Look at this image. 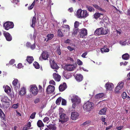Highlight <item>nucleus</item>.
Returning <instances> with one entry per match:
<instances>
[{"label": "nucleus", "instance_id": "obj_28", "mask_svg": "<svg viewBox=\"0 0 130 130\" xmlns=\"http://www.w3.org/2000/svg\"><path fill=\"white\" fill-rule=\"evenodd\" d=\"M37 124L38 126L39 127H44V126L42 121L40 120H39L38 121Z\"/></svg>", "mask_w": 130, "mask_h": 130}, {"label": "nucleus", "instance_id": "obj_42", "mask_svg": "<svg viewBox=\"0 0 130 130\" xmlns=\"http://www.w3.org/2000/svg\"><path fill=\"white\" fill-rule=\"evenodd\" d=\"M1 125L2 127L6 129L7 127V126L5 123L2 121L1 123Z\"/></svg>", "mask_w": 130, "mask_h": 130}, {"label": "nucleus", "instance_id": "obj_2", "mask_svg": "<svg viewBox=\"0 0 130 130\" xmlns=\"http://www.w3.org/2000/svg\"><path fill=\"white\" fill-rule=\"evenodd\" d=\"M94 105V104L93 103L88 101L84 104L83 108L85 111H89L92 109Z\"/></svg>", "mask_w": 130, "mask_h": 130}, {"label": "nucleus", "instance_id": "obj_51", "mask_svg": "<svg viewBox=\"0 0 130 130\" xmlns=\"http://www.w3.org/2000/svg\"><path fill=\"white\" fill-rule=\"evenodd\" d=\"M87 53L88 52H85L82 54V55L81 56L84 58H86L85 56L87 55Z\"/></svg>", "mask_w": 130, "mask_h": 130}, {"label": "nucleus", "instance_id": "obj_25", "mask_svg": "<svg viewBox=\"0 0 130 130\" xmlns=\"http://www.w3.org/2000/svg\"><path fill=\"white\" fill-rule=\"evenodd\" d=\"M26 93V89L24 87H23L20 89L19 92V94L21 95H24Z\"/></svg>", "mask_w": 130, "mask_h": 130}, {"label": "nucleus", "instance_id": "obj_6", "mask_svg": "<svg viewBox=\"0 0 130 130\" xmlns=\"http://www.w3.org/2000/svg\"><path fill=\"white\" fill-rule=\"evenodd\" d=\"M49 61L51 67L53 69H57L59 68V67L56 63L53 58L50 59Z\"/></svg>", "mask_w": 130, "mask_h": 130}, {"label": "nucleus", "instance_id": "obj_22", "mask_svg": "<svg viewBox=\"0 0 130 130\" xmlns=\"http://www.w3.org/2000/svg\"><path fill=\"white\" fill-rule=\"evenodd\" d=\"M26 46L27 47L30 48L32 50L34 49L36 47L35 43L31 44L29 42H27L26 44Z\"/></svg>", "mask_w": 130, "mask_h": 130}, {"label": "nucleus", "instance_id": "obj_8", "mask_svg": "<svg viewBox=\"0 0 130 130\" xmlns=\"http://www.w3.org/2000/svg\"><path fill=\"white\" fill-rule=\"evenodd\" d=\"M30 90L32 94L34 95H36L38 92V88L36 85H32Z\"/></svg>", "mask_w": 130, "mask_h": 130}, {"label": "nucleus", "instance_id": "obj_45", "mask_svg": "<svg viewBox=\"0 0 130 130\" xmlns=\"http://www.w3.org/2000/svg\"><path fill=\"white\" fill-rule=\"evenodd\" d=\"M15 62V60L14 59H12L9 61V64L10 65L13 64Z\"/></svg>", "mask_w": 130, "mask_h": 130}, {"label": "nucleus", "instance_id": "obj_54", "mask_svg": "<svg viewBox=\"0 0 130 130\" xmlns=\"http://www.w3.org/2000/svg\"><path fill=\"white\" fill-rule=\"evenodd\" d=\"M49 84L54 85H55V82L53 80H51L49 82Z\"/></svg>", "mask_w": 130, "mask_h": 130}, {"label": "nucleus", "instance_id": "obj_16", "mask_svg": "<svg viewBox=\"0 0 130 130\" xmlns=\"http://www.w3.org/2000/svg\"><path fill=\"white\" fill-rule=\"evenodd\" d=\"M103 14L99 12H96L93 15V17L96 19L98 18L100 19H102L103 18Z\"/></svg>", "mask_w": 130, "mask_h": 130}, {"label": "nucleus", "instance_id": "obj_59", "mask_svg": "<svg viewBox=\"0 0 130 130\" xmlns=\"http://www.w3.org/2000/svg\"><path fill=\"white\" fill-rule=\"evenodd\" d=\"M67 48L69 50L71 51H72L73 50V48L70 46H68L67 47Z\"/></svg>", "mask_w": 130, "mask_h": 130}, {"label": "nucleus", "instance_id": "obj_49", "mask_svg": "<svg viewBox=\"0 0 130 130\" xmlns=\"http://www.w3.org/2000/svg\"><path fill=\"white\" fill-rule=\"evenodd\" d=\"M40 101V99L39 98H37L34 100V103L35 104H36L38 103Z\"/></svg>", "mask_w": 130, "mask_h": 130}, {"label": "nucleus", "instance_id": "obj_35", "mask_svg": "<svg viewBox=\"0 0 130 130\" xmlns=\"http://www.w3.org/2000/svg\"><path fill=\"white\" fill-rule=\"evenodd\" d=\"M33 64L35 68L36 69H39V68L40 65L38 62L35 61L33 63Z\"/></svg>", "mask_w": 130, "mask_h": 130}, {"label": "nucleus", "instance_id": "obj_57", "mask_svg": "<svg viewBox=\"0 0 130 130\" xmlns=\"http://www.w3.org/2000/svg\"><path fill=\"white\" fill-rule=\"evenodd\" d=\"M22 67V65L21 63H19L18 65V68L19 69L21 68Z\"/></svg>", "mask_w": 130, "mask_h": 130}, {"label": "nucleus", "instance_id": "obj_17", "mask_svg": "<svg viewBox=\"0 0 130 130\" xmlns=\"http://www.w3.org/2000/svg\"><path fill=\"white\" fill-rule=\"evenodd\" d=\"M67 86L65 83H64L63 84H61L59 87V90L61 92L64 91L67 88Z\"/></svg>", "mask_w": 130, "mask_h": 130}, {"label": "nucleus", "instance_id": "obj_33", "mask_svg": "<svg viewBox=\"0 0 130 130\" xmlns=\"http://www.w3.org/2000/svg\"><path fill=\"white\" fill-rule=\"evenodd\" d=\"M47 38V39L46 40V41H48L49 40H50L52 39L54 37L53 34H48L46 36Z\"/></svg>", "mask_w": 130, "mask_h": 130}, {"label": "nucleus", "instance_id": "obj_1", "mask_svg": "<svg viewBox=\"0 0 130 130\" xmlns=\"http://www.w3.org/2000/svg\"><path fill=\"white\" fill-rule=\"evenodd\" d=\"M89 15L87 11L83 10L81 9H78L76 12V16L78 18H85Z\"/></svg>", "mask_w": 130, "mask_h": 130}, {"label": "nucleus", "instance_id": "obj_15", "mask_svg": "<svg viewBox=\"0 0 130 130\" xmlns=\"http://www.w3.org/2000/svg\"><path fill=\"white\" fill-rule=\"evenodd\" d=\"M105 87L107 90L111 91L113 87V85L111 83H107L105 84Z\"/></svg>", "mask_w": 130, "mask_h": 130}, {"label": "nucleus", "instance_id": "obj_20", "mask_svg": "<svg viewBox=\"0 0 130 130\" xmlns=\"http://www.w3.org/2000/svg\"><path fill=\"white\" fill-rule=\"evenodd\" d=\"M36 22V16L34 15L32 18L31 21V24L30 25L31 27L34 28L35 24Z\"/></svg>", "mask_w": 130, "mask_h": 130}, {"label": "nucleus", "instance_id": "obj_47", "mask_svg": "<svg viewBox=\"0 0 130 130\" xmlns=\"http://www.w3.org/2000/svg\"><path fill=\"white\" fill-rule=\"evenodd\" d=\"M66 101L64 99H62L61 104L63 105H66Z\"/></svg>", "mask_w": 130, "mask_h": 130}, {"label": "nucleus", "instance_id": "obj_39", "mask_svg": "<svg viewBox=\"0 0 130 130\" xmlns=\"http://www.w3.org/2000/svg\"><path fill=\"white\" fill-rule=\"evenodd\" d=\"M35 0L31 5L29 7H28V9L29 10H31L33 8V7L35 5Z\"/></svg>", "mask_w": 130, "mask_h": 130}, {"label": "nucleus", "instance_id": "obj_48", "mask_svg": "<svg viewBox=\"0 0 130 130\" xmlns=\"http://www.w3.org/2000/svg\"><path fill=\"white\" fill-rule=\"evenodd\" d=\"M122 95L123 99H124L126 98V93L125 92H123Z\"/></svg>", "mask_w": 130, "mask_h": 130}, {"label": "nucleus", "instance_id": "obj_46", "mask_svg": "<svg viewBox=\"0 0 130 130\" xmlns=\"http://www.w3.org/2000/svg\"><path fill=\"white\" fill-rule=\"evenodd\" d=\"M77 62L79 66L82 65L83 64V62L82 61L79 59H77Z\"/></svg>", "mask_w": 130, "mask_h": 130}, {"label": "nucleus", "instance_id": "obj_55", "mask_svg": "<svg viewBox=\"0 0 130 130\" xmlns=\"http://www.w3.org/2000/svg\"><path fill=\"white\" fill-rule=\"evenodd\" d=\"M56 51L58 54L59 55H61V50L59 48H57V50Z\"/></svg>", "mask_w": 130, "mask_h": 130}, {"label": "nucleus", "instance_id": "obj_32", "mask_svg": "<svg viewBox=\"0 0 130 130\" xmlns=\"http://www.w3.org/2000/svg\"><path fill=\"white\" fill-rule=\"evenodd\" d=\"M18 80L17 79H15L13 81L12 84L15 88L18 86Z\"/></svg>", "mask_w": 130, "mask_h": 130}, {"label": "nucleus", "instance_id": "obj_50", "mask_svg": "<svg viewBox=\"0 0 130 130\" xmlns=\"http://www.w3.org/2000/svg\"><path fill=\"white\" fill-rule=\"evenodd\" d=\"M49 120V118L47 117H46L43 119V121L44 122H46Z\"/></svg>", "mask_w": 130, "mask_h": 130}, {"label": "nucleus", "instance_id": "obj_4", "mask_svg": "<svg viewBox=\"0 0 130 130\" xmlns=\"http://www.w3.org/2000/svg\"><path fill=\"white\" fill-rule=\"evenodd\" d=\"M71 101L73 103H75L77 104H79L80 102V99L77 96L75 95H71Z\"/></svg>", "mask_w": 130, "mask_h": 130}, {"label": "nucleus", "instance_id": "obj_58", "mask_svg": "<svg viewBox=\"0 0 130 130\" xmlns=\"http://www.w3.org/2000/svg\"><path fill=\"white\" fill-rule=\"evenodd\" d=\"M65 28H67L68 30L69 31L70 30V27L68 25H64Z\"/></svg>", "mask_w": 130, "mask_h": 130}, {"label": "nucleus", "instance_id": "obj_19", "mask_svg": "<svg viewBox=\"0 0 130 130\" xmlns=\"http://www.w3.org/2000/svg\"><path fill=\"white\" fill-rule=\"evenodd\" d=\"M53 76L54 78L56 81L58 82L60 81L61 76L58 74L56 73H54L53 74Z\"/></svg>", "mask_w": 130, "mask_h": 130}, {"label": "nucleus", "instance_id": "obj_13", "mask_svg": "<svg viewBox=\"0 0 130 130\" xmlns=\"http://www.w3.org/2000/svg\"><path fill=\"white\" fill-rule=\"evenodd\" d=\"M3 35L5 37L6 40L8 41H10L12 39V37L10 34L8 32H5Z\"/></svg>", "mask_w": 130, "mask_h": 130}, {"label": "nucleus", "instance_id": "obj_12", "mask_svg": "<svg viewBox=\"0 0 130 130\" xmlns=\"http://www.w3.org/2000/svg\"><path fill=\"white\" fill-rule=\"evenodd\" d=\"M75 68V66L73 64H68L65 66V69L68 71H73Z\"/></svg>", "mask_w": 130, "mask_h": 130}, {"label": "nucleus", "instance_id": "obj_34", "mask_svg": "<svg viewBox=\"0 0 130 130\" xmlns=\"http://www.w3.org/2000/svg\"><path fill=\"white\" fill-rule=\"evenodd\" d=\"M101 35H106L107 34V31L106 29H104V28L103 27H101Z\"/></svg>", "mask_w": 130, "mask_h": 130}, {"label": "nucleus", "instance_id": "obj_24", "mask_svg": "<svg viewBox=\"0 0 130 130\" xmlns=\"http://www.w3.org/2000/svg\"><path fill=\"white\" fill-rule=\"evenodd\" d=\"M0 117L2 120L5 121V115L1 109L0 108Z\"/></svg>", "mask_w": 130, "mask_h": 130}, {"label": "nucleus", "instance_id": "obj_36", "mask_svg": "<svg viewBox=\"0 0 130 130\" xmlns=\"http://www.w3.org/2000/svg\"><path fill=\"white\" fill-rule=\"evenodd\" d=\"M78 28H75L73 29V31L72 34L74 36H75L78 33Z\"/></svg>", "mask_w": 130, "mask_h": 130}, {"label": "nucleus", "instance_id": "obj_37", "mask_svg": "<svg viewBox=\"0 0 130 130\" xmlns=\"http://www.w3.org/2000/svg\"><path fill=\"white\" fill-rule=\"evenodd\" d=\"M62 100V98L61 97H59L56 100V103L57 105H59L60 104Z\"/></svg>", "mask_w": 130, "mask_h": 130}, {"label": "nucleus", "instance_id": "obj_29", "mask_svg": "<svg viewBox=\"0 0 130 130\" xmlns=\"http://www.w3.org/2000/svg\"><path fill=\"white\" fill-rule=\"evenodd\" d=\"M104 96V94L103 93H101L95 95V98L96 99H98L102 98Z\"/></svg>", "mask_w": 130, "mask_h": 130}, {"label": "nucleus", "instance_id": "obj_3", "mask_svg": "<svg viewBox=\"0 0 130 130\" xmlns=\"http://www.w3.org/2000/svg\"><path fill=\"white\" fill-rule=\"evenodd\" d=\"M49 56L50 55L47 52L43 51L39 57V60L41 61L48 60V58Z\"/></svg>", "mask_w": 130, "mask_h": 130}, {"label": "nucleus", "instance_id": "obj_21", "mask_svg": "<svg viewBox=\"0 0 130 130\" xmlns=\"http://www.w3.org/2000/svg\"><path fill=\"white\" fill-rule=\"evenodd\" d=\"M75 78L77 81L80 82L82 80L83 76L81 74H77L75 76Z\"/></svg>", "mask_w": 130, "mask_h": 130}, {"label": "nucleus", "instance_id": "obj_9", "mask_svg": "<svg viewBox=\"0 0 130 130\" xmlns=\"http://www.w3.org/2000/svg\"><path fill=\"white\" fill-rule=\"evenodd\" d=\"M80 37L83 38H85V37L87 35V30L85 28L82 29L79 32Z\"/></svg>", "mask_w": 130, "mask_h": 130}, {"label": "nucleus", "instance_id": "obj_63", "mask_svg": "<svg viewBox=\"0 0 130 130\" xmlns=\"http://www.w3.org/2000/svg\"><path fill=\"white\" fill-rule=\"evenodd\" d=\"M93 6L94 8H95L98 9L99 7L98 5L96 4L93 5Z\"/></svg>", "mask_w": 130, "mask_h": 130}, {"label": "nucleus", "instance_id": "obj_14", "mask_svg": "<svg viewBox=\"0 0 130 130\" xmlns=\"http://www.w3.org/2000/svg\"><path fill=\"white\" fill-rule=\"evenodd\" d=\"M71 117L73 120H75L78 118L79 114L77 112H73L71 113Z\"/></svg>", "mask_w": 130, "mask_h": 130}, {"label": "nucleus", "instance_id": "obj_41", "mask_svg": "<svg viewBox=\"0 0 130 130\" xmlns=\"http://www.w3.org/2000/svg\"><path fill=\"white\" fill-rule=\"evenodd\" d=\"M47 127L49 129L52 130H55L56 129V127L53 125L48 126Z\"/></svg>", "mask_w": 130, "mask_h": 130}, {"label": "nucleus", "instance_id": "obj_60", "mask_svg": "<svg viewBox=\"0 0 130 130\" xmlns=\"http://www.w3.org/2000/svg\"><path fill=\"white\" fill-rule=\"evenodd\" d=\"M26 126L29 128L31 126V122H29L27 123V125H26Z\"/></svg>", "mask_w": 130, "mask_h": 130}, {"label": "nucleus", "instance_id": "obj_26", "mask_svg": "<svg viewBox=\"0 0 130 130\" xmlns=\"http://www.w3.org/2000/svg\"><path fill=\"white\" fill-rule=\"evenodd\" d=\"M129 57V55L127 53L123 55L122 56V59L125 60H128Z\"/></svg>", "mask_w": 130, "mask_h": 130}, {"label": "nucleus", "instance_id": "obj_62", "mask_svg": "<svg viewBox=\"0 0 130 130\" xmlns=\"http://www.w3.org/2000/svg\"><path fill=\"white\" fill-rule=\"evenodd\" d=\"M123 128V126H121L117 127L116 128L118 130H121Z\"/></svg>", "mask_w": 130, "mask_h": 130}, {"label": "nucleus", "instance_id": "obj_27", "mask_svg": "<svg viewBox=\"0 0 130 130\" xmlns=\"http://www.w3.org/2000/svg\"><path fill=\"white\" fill-rule=\"evenodd\" d=\"M34 60L32 56H28L27 57L26 60L29 63H31Z\"/></svg>", "mask_w": 130, "mask_h": 130}, {"label": "nucleus", "instance_id": "obj_38", "mask_svg": "<svg viewBox=\"0 0 130 130\" xmlns=\"http://www.w3.org/2000/svg\"><path fill=\"white\" fill-rule=\"evenodd\" d=\"M58 36L62 37L63 36V35L61 31V29H59L58 31Z\"/></svg>", "mask_w": 130, "mask_h": 130}, {"label": "nucleus", "instance_id": "obj_10", "mask_svg": "<svg viewBox=\"0 0 130 130\" xmlns=\"http://www.w3.org/2000/svg\"><path fill=\"white\" fill-rule=\"evenodd\" d=\"M55 87L51 85H49L46 89V91L48 94H50L53 93L55 90Z\"/></svg>", "mask_w": 130, "mask_h": 130}, {"label": "nucleus", "instance_id": "obj_56", "mask_svg": "<svg viewBox=\"0 0 130 130\" xmlns=\"http://www.w3.org/2000/svg\"><path fill=\"white\" fill-rule=\"evenodd\" d=\"M20 0H13L12 2L13 3L15 4H17L18 2H19Z\"/></svg>", "mask_w": 130, "mask_h": 130}, {"label": "nucleus", "instance_id": "obj_53", "mask_svg": "<svg viewBox=\"0 0 130 130\" xmlns=\"http://www.w3.org/2000/svg\"><path fill=\"white\" fill-rule=\"evenodd\" d=\"M90 123V121H86L84 122L83 124V125H85L87 124H88Z\"/></svg>", "mask_w": 130, "mask_h": 130}, {"label": "nucleus", "instance_id": "obj_18", "mask_svg": "<svg viewBox=\"0 0 130 130\" xmlns=\"http://www.w3.org/2000/svg\"><path fill=\"white\" fill-rule=\"evenodd\" d=\"M4 90L5 92L7 94L11 96V90L9 87L7 85L5 87Z\"/></svg>", "mask_w": 130, "mask_h": 130}, {"label": "nucleus", "instance_id": "obj_43", "mask_svg": "<svg viewBox=\"0 0 130 130\" xmlns=\"http://www.w3.org/2000/svg\"><path fill=\"white\" fill-rule=\"evenodd\" d=\"M36 112H33L31 115L30 116V118L31 119H34L35 117Z\"/></svg>", "mask_w": 130, "mask_h": 130}, {"label": "nucleus", "instance_id": "obj_23", "mask_svg": "<svg viewBox=\"0 0 130 130\" xmlns=\"http://www.w3.org/2000/svg\"><path fill=\"white\" fill-rule=\"evenodd\" d=\"M107 108L106 107L100 110L99 112V114L100 115H106V112Z\"/></svg>", "mask_w": 130, "mask_h": 130}, {"label": "nucleus", "instance_id": "obj_31", "mask_svg": "<svg viewBox=\"0 0 130 130\" xmlns=\"http://www.w3.org/2000/svg\"><path fill=\"white\" fill-rule=\"evenodd\" d=\"M86 7L88 11L90 12L93 11H95L94 9L93 8L90 6L87 5Z\"/></svg>", "mask_w": 130, "mask_h": 130}, {"label": "nucleus", "instance_id": "obj_11", "mask_svg": "<svg viewBox=\"0 0 130 130\" xmlns=\"http://www.w3.org/2000/svg\"><path fill=\"white\" fill-rule=\"evenodd\" d=\"M124 85L123 82L119 83L115 89V91L116 93H118L120 90L122 89Z\"/></svg>", "mask_w": 130, "mask_h": 130}, {"label": "nucleus", "instance_id": "obj_64", "mask_svg": "<svg viewBox=\"0 0 130 130\" xmlns=\"http://www.w3.org/2000/svg\"><path fill=\"white\" fill-rule=\"evenodd\" d=\"M28 129H29V128H28L26 126H25L23 127L22 130H27Z\"/></svg>", "mask_w": 130, "mask_h": 130}, {"label": "nucleus", "instance_id": "obj_30", "mask_svg": "<svg viewBox=\"0 0 130 130\" xmlns=\"http://www.w3.org/2000/svg\"><path fill=\"white\" fill-rule=\"evenodd\" d=\"M101 28L97 29L95 31V34H96L99 35H101Z\"/></svg>", "mask_w": 130, "mask_h": 130}, {"label": "nucleus", "instance_id": "obj_5", "mask_svg": "<svg viewBox=\"0 0 130 130\" xmlns=\"http://www.w3.org/2000/svg\"><path fill=\"white\" fill-rule=\"evenodd\" d=\"M4 26L6 30H8L10 29L13 28L14 27L13 23L12 22H7L4 23Z\"/></svg>", "mask_w": 130, "mask_h": 130}, {"label": "nucleus", "instance_id": "obj_7", "mask_svg": "<svg viewBox=\"0 0 130 130\" xmlns=\"http://www.w3.org/2000/svg\"><path fill=\"white\" fill-rule=\"evenodd\" d=\"M60 117L61 119L60 121L61 122L63 123L66 122L69 119L68 117L64 113H61L60 116Z\"/></svg>", "mask_w": 130, "mask_h": 130}, {"label": "nucleus", "instance_id": "obj_44", "mask_svg": "<svg viewBox=\"0 0 130 130\" xmlns=\"http://www.w3.org/2000/svg\"><path fill=\"white\" fill-rule=\"evenodd\" d=\"M79 26V22L77 21H76L74 23V26L75 28H78L77 27Z\"/></svg>", "mask_w": 130, "mask_h": 130}, {"label": "nucleus", "instance_id": "obj_52", "mask_svg": "<svg viewBox=\"0 0 130 130\" xmlns=\"http://www.w3.org/2000/svg\"><path fill=\"white\" fill-rule=\"evenodd\" d=\"M18 107V104L13 105L12 106V107L14 109H16Z\"/></svg>", "mask_w": 130, "mask_h": 130}, {"label": "nucleus", "instance_id": "obj_61", "mask_svg": "<svg viewBox=\"0 0 130 130\" xmlns=\"http://www.w3.org/2000/svg\"><path fill=\"white\" fill-rule=\"evenodd\" d=\"M70 40L69 39H68L67 40H65L64 41V43H66V44L69 43H70Z\"/></svg>", "mask_w": 130, "mask_h": 130}, {"label": "nucleus", "instance_id": "obj_40", "mask_svg": "<svg viewBox=\"0 0 130 130\" xmlns=\"http://www.w3.org/2000/svg\"><path fill=\"white\" fill-rule=\"evenodd\" d=\"M109 51V49L107 48H103L101 49V51L102 52H108Z\"/></svg>", "mask_w": 130, "mask_h": 130}]
</instances>
